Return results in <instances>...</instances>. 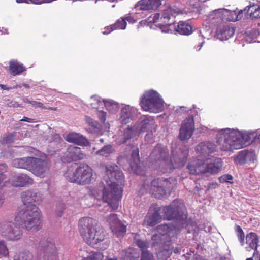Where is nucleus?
Returning a JSON list of instances; mask_svg holds the SVG:
<instances>
[{"label": "nucleus", "instance_id": "1", "mask_svg": "<svg viewBox=\"0 0 260 260\" xmlns=\"http://www.w3.org/2000/svg\"><path fill=\"white\" fill-rule=\"evenodd\" d=\"M123 174L117 165L112 164L105 165L104 180L106 186L102 185L99 190L93 191L97 198L103 200L102 204L98 206L99 211L106 213L117 209L123 192Z\"/></svg>", "mask_w": 260, "mask_h": 260}, {"label": "nucleus", "instance_id": "2", "mask_svg": "<svg viewBox=\"0 0 260 260\" xmlns=\"http://www.w3.org/2000/svg\"><path fill=\"white\" fill-rule=\"evenodd\" d=\"M172 155L170 161H168L169 150L160 145H157L150 156L152 165L156 169H159L162 173L170 172L174 168H179L184 166L188 155V150H180L175 153L172 151Z\"/></svg>", "mask_w": 260, "mask_h": 260}, {"label": "nucleus", "instance_id": "3", "mask_svg": "<svg viewBox=\"0 0 260 260\" xmlns=\"http://www.w3.org/2000/svg\"><path fill=\"white\" fill-rule=\"evenodd\" d=\"M216 142L221 149L224 151L239 149L250 144L247 131L240 132L228 128L218 132Z\"/></svg>", "mask_w": 260, "mask_h": 260}, {"label": "nucleus", "instance_id": "4", "mask_svg": "<svg viewBox=\"0 0 260 260\" xmlns=\"http://www.w3.org/2000/svg\"><path fill=\"white\" fill-rule=\"evenodd\" d=\"M15 220L28 231H37L41 227L40 211L34 204L27 205L20 210L16 215Z\"/></svg>", "mask_w": 260, "mask_h": 260}, {"label": "nucleus", "instance_id": "5", "mask_svg": "<svg viewBox=\"0 0 260 260\" xmlns=\"http://www.w3.org/2000/svg\"><path fill=\"white\" fill-rule=\"evenodd\" d=\"M180 13V10L176 7L169 6L165 9L164 12L160 17V21L164 23L161 28L162 32H177L180 35H188L192 31V26L188 23L180 21L177 25L174 23H169V21L175 17Z\"/></svg>", "mask_w": 260, "mask_h": 260}, {"label": "nucleus", "instance_id": "6", "mask_svg": "<svg viewBox=\"0 0 260 260\" xmlns=\"http://www.w3.org/2000/svg\"><path fill=\"white\" fill-rule=\"evenodd\" d=\"M95 221L92 218L86 217L80 219L79 229L81 236L90 245H94L104 240L105 234L95 227Z\"/></svg>", "mask_w": 260, "mask_h": 260}, {"label": "nucleus", "instance_id": "7", "mask_svg": "<svg viewBox=\"0 0 260 260\" xmlns=\"http://www.w3.org/2000/svg\"><path fill=\"white\" fill-rule=\"evenodd\" d=\"M210 158L205 159H194L187 165L190 174H200L207 173L214 174L218 173L221 169L222 162L220 158H216L213 161H208Z\"/></svg>", "mask_w": 260, "mask_h": 260}, {"label": "nucleus", "instance_id": "8", "mask_svg": "<svg viewBox=\"0 0 260 260\" xmlns=\"http://www.w3.org/2000/svg\"><path fill=\"white\" fill-rule=\"evenodd\" d=\"M118 162L125 168L130 167L138 175L145 174V167L140 162L138 148L135 146H132L128 152L121 154L118 158Z\"/></svg>", "mask_w": 260, "mask_h": 260}, {"label": "nucleus", "instance_id": "9", "mask_svg": "<svg viewBox=\"0 0 260 260\" xmlns=\"http://www.w3.org/2000/svg\"><path fill=\"white\" fill-rule=\"evenodd\" d=\"M175 180L173 178H164L154 179L150 184L145 182L143 188L155 198L161 199L167 193H169L175 185Z\"/></svg>", "mask_w": 260, "mask_h": 260}, {"label": "nucleus", "instance_id": "10", "mask_svg": "<svg viewBox=\"0 0 260 260\" xmlns=\"http://www.w3.org/2000/svg\"><path fill=\"white\" fill-rule=\"evenodd\" d=\"M144 110L152 113H158L163 110L164 101L159 94L154 90L146 91L141 100Z\"/></svg>", "mask_w": 260, "mask_h": 260}, {"label": "nucleus", "instance_id": "11", "mask_svg": "<svg viewBox=\"0 0 260 260\" xmlns=\"http://www.w3.org/2000/svg\"><path fill=\"white\" fill-rule=\"evenodd\" d=\"M163 211L164 219L168 220L175 219L182 224L187 218L185 206L180 200H174L169 205L164 207Z\"/></svg>", "mask_w": 260, "mask_h": 260}, {"label": "nucleus", "instance_id": "12", "mask_svg": "<svg viewBox=\"0 0 260 260\" xmlns=\"http://www.w3.org/2000/svg\"><path fill=\"white\" fill-rule=\"evenodd\" d=\"M0 235L8 241H16L21 239L23 233L12 221L4 220L0 222Z\"/></svg>", "mask_w": 260, "mask_h": 260}, {"label": "nucleus", "instance_id": "13", "mask_svg": "<svg viewBox=\"0 0 260 260\" xmlns=\"http://www.w3.org/2000/svg\"><path fill=\"white\" fill-rule=\"evenodd\" d=\"M243 16V11H231L225 9H219L213 11L210 15L212 23L219 22L225 19L229 21H236L241 19Z\"/></svg>", "mask_w": 260, "mask_h": 260}, {"label": "nucleus", "instance_id": "14", "mask_svg": "<svg viewBox=\"0 0 260 260\" xmlns=\"http://www.w3.org/2000/svg\"><path fill=\"white\" fill-rule=\"evenodd\" d=\"M236 231L237 236L241 246H245L247 251L257 250L259 240L256 234L250 232L247 234L245 243V235L242 228L240 226H237Z\"/></svg>", "mask_w": 260, "mask_h": 260}, {"label": "nucleus", "instance_id": "15", "mask_svg": "<svg viewBox=\"0 0 260 260\" xmlns=\"http://www.w3.org/2000/svg\"><path fill=\"white\" fill-rule=\"evenodd\" d=\"M50 167V164L46 156L34 157L30 172L35 176L43 178L49 174Z\"/></svg>", "mask_w": 260, "mask_h": 260}, {"label": "nucleus", "instance_id": "16", "mask_svg": "<svg viewBox=\"0 0 260 260\" xmlns=\"http://www.w3.org/2000/svg\"><path fill=\"white\" fill-rule=\"evenodd\" d=\"M39 251L35 260H58L54 244L46 241H41L38 247Z\"/></svg>", "mask_w": 260, "mask_h": 260}, {"label": "nucleus", "instance_id": "17", "mask_svg": "<svg viewBox=\"0 0 260 260\" xmlns=\"http://www.w3.org/2000/svg\"><path fill=\"white\" fill-rule=\"evenodd\" d=\"M107 221L109 223L112 232L117 237L124 235L126 232V226L121 223L116 214L114 213L110 214L107 217Z\"/></svg>", "mask_w": 260, "mask_h": 260}, {"label": "nucleus", "instance_id": "18", "mask_svg": "<svg viewBox=\"0 0 260 260\" xmlns=\"http://www.w3.org/2000/svg\"><path fill=\"white\" fill-rule=\"evenodd\" d=\"M86 154L80 147L70 145L68 147L63 156V159L66 161H76L84 159Z\"/></svg>", "mask_w": 260, "mask_h": 260}, {"label": "nucleus", "instance_id": "19", "mask_svg": "<svg viewBox=\"0 0 260 260\" xmlns=\"http://www.w3.org/2000/svg\"><path fill=\"white\" fill-rule=\"evenodd\" d=\"M194 131V120L192 116L184 120L180 129L179 137L181 140L188 139Z\"/></svg>", "mask_w": 260, "mask_h": 260}, {"label": "nucleus", "instance_id": "20", "mask_svg": "<svg viewBox=\"0 0 260 260\" xmlns=\"http://www.w3.org/2000/svg\"><path fill=\"white\" fill-rule=\"evenodd\" d=\"M158 234L153 235L152 239L157 241L160 239L161 243L163 240H168L171 237H173L176 233V229L169 226L167 224H162L157 227Z\"/></svg>", "mask_w": 260, "mask_h": 260}, {"label": "nucleus", "instance_id": "21", "mask_svg": "<svg viewBox=\"0 0 260 260\" xmlns=\"http://www.w3.org/2000/svg\"><path fill=\"white\" fill-rule=\"evenodd\" d=\"M217 149L216 145L210 141L202 142L196 147V151L204 157L205 159L208 158L210 154L216 152Z\"/></svg>", "mask_w": 260, "mask_h": 260}, {"label": "nucleus", "instance_id": "22", "mask_svg": "<svg viewBox=\"0 0 260 260\" xmlns=\"http://www.w3.org/2000/svg\"><path fill=\"white\" fill-rule=\"evenodd\" d=\"M139 133L143 132L150 131L155 128L154 119L151 116L143 115L139 119V123L136 124Z\"/></svg>", "mask_w": 260, "mask_h": 260}, {"label": "nucleus", "instance_id": "23", "mask_svg": "<svg viewBox=\"0 0 260 260\" xmlns=\"http://www.w3.org/2000/svg\"><path fill=\"white\" fill-rule=\"evenodd\" d=\"M78 183L84 184L89 183L92 176V170L86 164H81L78 167Z\"/></svg>", "mask_w": 260, "mask_h": 260}, {"label": "nucleus", "instance_id": "24", "mask_svg": "<svg viewBox=\"0 0 260 260\" xmlns=\"http://www.w3.org/2000/svg\"><path fill=\"white\" fill-rule=\"evenodd\" d=\"M9 183L15 187H23L32 184L33 180L24 174L12 175L9 179Z\"/></svg>", "mask_w": 260, "mask_h": 260}, {"label": "nucleus", "instance_id": "25", "mask_svg": "<svg viewBox=\"0 0 260 260\" xmlns=\"http://www.w3.org/2000/svg\"><path fill=\"white\" fill-rule=\"evenodd\" d=\"M136 112V108L129 105H126L121 110L119 120L122 124L128 123L133 120Z\"/></svg>", "mask_w": 260, "mask_h": 260}, {"label": "nucleus", "instance_id": "26", "mask_svg": "<svg viewBox=\"0 0 260 260\" xmlns=\"http://www.w3.org/2000/svg\"><path fill=\"white\" fill-rule=\"evenodd\" d=\"M255 154L253 151L243 150L239 152L234 157V161L236 165H242L248 162H254Z\"/></svg>", "mask_w": 260, "mask_h": 260}, {"label": "nucleus", "instance_id": "27", "mask_svg": "<svg viewBox=\"0 0 260 260\" xmlns=\"http://www.w3.org/2000/svg\"><path fill=\"white\" fill-rule=\"evenodd\" d=\"M234 32L235 29L233 27L222 24L217 27L215 36L221 41L226 40L231 38Z\"/></svg>", "mask_w": 260, "mask_h": 260}, {"label": "nucleus", "instance_id": "28", "mask_svg": "<svg viewBox=\"0 0 260 260\" xmlns=\"http://www.w3.org/2000/svg\"><path fill=\"white\" fill-rule=\"evenodd\" d=\"M162 0H141L135 5V8L141 10H155L161 4Z\"/></svg>", "mask_w": 260, "mask_h": 260}, {"label": "nucleus", "instance_id": "29", "mask_svg": "<svg viewBox=\"0 0 260 260\" xmlns=\"http://www.w3.org/2000/svg\"><path fill=\"white\" fill-rule=\"evenodd\" d=\"M22 198L25 204H39L42 200V195L37 190H27L22 193Z\"/></svg>", "mask_w": 260, "mask_h": 260}, {"label": "nucleus", "instance_id": "30", "mask_svg": "<svg viewBox=\"0 0 260 260\" xmlns=\"http://www.w3.org/2000/svg\"><path fill=\"white\" fill-rule=\"evenodd\" d=\"M139 132L136 127V125L128 127L125 128L120 137L121 143H127L134 141L139 135Z\"/></svg>", "mask_w": 260, "mask_h": 260}, {"label": "nucleus", "instance_id": "31", "mask_svg": "<svg viewBox=\"0 0 260 260\" xmlns=\"http://www.w3.org/2000/svg\"><path fill=\"white\" fill-rule=\"evenodd\" d=\"M65 139L70 143H75L81 146H86L89 144L88 140L79 133L74 132L69 133L65 137Z\"/></svg>", "mask_w": 260, "mask_h": 260}, {"label": "nucleus", "instance_id": "32", "mask_svg": "<svg viewBox=\"0 0 260 260\" xmlns=\"http://www.w3.org/2000/svg\"><path fill=\"white\" fill-rule=\"evenodd\" d=\"M34 159V157H33L17 158L13 161V166L17 168L27 169L30 171Z\"/></svg>", "mask_w": 260, "mask_h": 260}, {"label": "nucleus", "instance_id": "33", "mask_svg": "<svg viewBox=\"0 0 260 260\" xmlns=\"http://www.w3.org/2000/svg\"><path fill=\"white\" fill-rule=\"evenodd\" d=\"M161 220V216L158 211H155L153 213L149 212L145 217L144 223L148 226H153Z\"/></svg>", "mask_w": 260, "mask_h": 260}, {"label": "nucleus", "instance_id": "34", "mask_svg": "<svg viewBox=\"0 0 260 260\" xmlns=\"http://www.w3.org/2000/svg\"><path fill=\"white\" fill-rule=\"evenodd\" d=\"M78 167L75 168L74 167L71 166L68 168L66 172L64 173V177L66 179L71 182H76L78 183Z\"/></svg>", "mask_w": 260, "mask_h": 260}, {"label": "nucleus", "instance_id": "35", "mask_svg": "<svg viewBox=\"0 0 260 260\" xmlns=\"http://www.w3.org/2000/svg\"><path fill=\"white\" fill-rule=\"evenodd\" d=\"M9 69L14 76L19 75L25 70L22 64L14 60L10 61Z\"/></svg>", "mask_w": 260, "mask_h": 260}, {"label": "nucleus", "instance_id": "36", "mask_svg": "<svg viewBox=\"0 0 260 260\" xmlns=\"http://www.w3.org/2000/svg\"><path fill=\"white\" fill-rule=\"evenodd\" d=\"M244 11H246L252 19L260 17V7L258 5L249 6Z\"/></svg>", "mask_w": 260, "mask_h": 260}, {"label": "nucleus", "instance_id": "37", "mask_svg": "<svg viewBox=\"0 0 260 260\" xmlns=\"http://www.w3.org/2000/svg\"><path fill=\"white\" fill-rule=\"evenodd\" d=\"M114 152V149L111 145L103 146L101 149L95 152L97 155L107 157Z\"/></svg>", "mask_w": 260, "mask_h": 260}, {"label": "nucleus", "instance_id": "38", "mask_svg": "<svg viewBox=\"0 0 260 260\" xmlns=\"http://www.w3.org/2000/svg\"><path fill=\"white\" fill-rule=\"evenodd\" d=\"M104 106L111 113H116L119 108L118 104L111 100H104Z\"/></svg>", "mask_w": 260, "mask_h": 260}, {"label": "nucleus", "instance_id": "39", "mask_svg": "<svg viewBox=\"0 0 260 260\" xmlns=\"http://www.w3.org/2000/svg\"><path fill=\"white\" fill-rule=\"evenodd\" d=\"M89 105L91 108L98 110L103 108L104 105V100H101V98L98 96H92L89 101Z\"/></svg>", "mask_w": 260, "mask_h": 260}, {"label": "nucleus", "instance_id": "40", "mask_svg": "<svg viewBox=\"0 0 260 260\" xmlns=\"http://www.w3.org/2000/svg\"><path fill=\"white\" fill-rule=\"evenodd\" d=\"M9 254L7 242L4 240H0V257H8Z\"/></svg>", "mask_w": 260, "mask_h": 260}, {"label": "nucleus", "instance_id": "41", "mask_svg": "<svg viewBox=\"0 0 260 260\" xmlns=\"http://www.w3.org/2000/svg\"><path fill=\"white\" fill-rule=\"evenodd\" d=\"M135 250L133 248L129 249L123 251L122 260H136L132 253H134Z\"/></svg>", "mask_w": 260, "mask_h": 260}, {"label": "nucleus", "instance_id": "42", "mask_svg": "<svg viewBox=\"0 0 260 260\" xmlns=\"http://www.w3.org/2000/svg\"><path fill=\"white\" fill-rule=\"evenodd\" d=\"M16 133L9 134L3 138V142L6 144H11L15 140Z\"/></svg>", "mask_w": 260, "mask_h": 260}, {"label": "nucleus", "instance_id": "43", "mask_svg": "<svg viewBox=\"0 0 260 260\" xmlns=\"http://www.w3.org/2000/svg\"><path fill=\"white\" fill-rule=\"evenodd\" d=\"M103 258V254L99 252L91 253L86 258L83 260H102Z\"/></svg>", "mask_w": 260, "mask_h": 260}, {"label": "nucleus", "instance_id": "44", "mask_svg": "<svg viewBox=\"0 0 260 260\" xmlns=\"http://www.w3.org/2000/svg\"><path fill=\"white\" fill-rule=\"evenodd\" d=\"M126 22L125 21V20L123 18H121V19L118 20L113 25L114 26V29H124L126 28Z\"/></svg>", "mask_w": 260, "mask_h": 260}, {"label": "nucleus", "instance_id": "45", "mask_svg": "<svg viewBox=\"0 0 260 260\" xmlns=\"http://www.w3.org/2000/svg\"><path fill=\"white\" fill-rule=\"evenodd\" d=\"M32 254L27 251L20 253L19 256V260H33Z\"/></svg>", "mask_w": 260, "mask_h": 260}, {"label": "nucleus", "instance_id": "46", "mask_svg": "<svg viewBox=\"0 0 260 260\" xmlns=\"http://www.w3.org/2000/svg\"><path fill=\"white\" fill-rule=\"evenodd\" d=\"M85 121L87 124H88L93 128H95L98 127V122L96 121L93 120L92 118H90V117L86 116Z\"/></svg>", "mask_w": 260, "mask_h": 260}, {"label": "nucleus", "instance_id": "47", "mask_svg": "<svg viewBox=\"0 0 260 260\" xmlns=\"http://www.w3.org/2000/svg\"><path fill=\"white\" fill-rule=\"evenodd\" d=\"M233 179V177L232 175L229 174H225L219 178V181L221 183H224L226 182L230 183V181Z\"/></svg>", "mask_w": 260, "mask_h": 260}, {"label": "nucleus", "instance_id": "48", "mask_svg": "<svg viewBox=\"0 0 260 260\" xmlns=\"http://www.w3.org/2000/svg\"><path fill=\"white\" fill-rule=\"evenodd\" d=\"M65 210V205L63 203L59 204L56 207V214L58 216L61 217Z\"/></svg>", "mask_w": 260, "mask_h": 260}, {"label": "nucleus", "instance_id": "49", "mask_svg": "<svg viewBox=\"0 0 260 260\" xmlns=\"http://www.w3.org/2000/svg\"><path fill=\"white\" fill-rule=\"evenodd\" d=\"M141 260H154L152 255L148 251H143L142 252Z\"/></svg>", "mask_w": 260, "mask_h": 260}, {"label": "nucleus", "instance_id": "50", "mask_svg": "<svg viewBox=\"0 0 260 260\" xmlns=\"http://www.w3.org/2000/svg\"><path fill=\"white\" fill-rule=\"evenodd\" d=\"M96 114L102 122H104L105 121L106 119V113L105 112L99 109L96 111Z\"/></svg>", "mask_w": 260, "mask_h": 260}, {"label": "nucleus", "instance_id": "51", "mask_svg": "<svg viewBox=\"0 0 260 260\" xmlns=\"http://www.w3.org/2000/svg\"><path fill=\"white\" fill-rule=\"evenodd\" d=\"M16 1L18 3H25L28 4L29 3H32L38 5L43 3V0H16Z\"/></svg>", "mask_w": 260, "mask_h": 260}, {"label": "nucleus", "instance_id": "52", "mask_svg": "<svg viewBox=\"0 0 260 260\" xmlns=\"http://www.w3.org/2000/svg\"><path fill=\"white\" fill-rule=\"evenodd\" d=\"M248 133L249 139L250 144L256 140L257 134L255 131H247Z\"/></svg>", "mask_w": 260, "mask_h": 260}, {"label": "nucleus", "instance_id": "53", "mask_svg": "<svg viewBox=\"0 0 260 260\" xmlns=\"http://www.w3.org/2000/svg\"><path fill=\"white\" fill-rule=\"evenodd\" d=\"M31 106L35 109L38 108H40L42 109H43V108H47L46 106H43V104L42 102H37L34 100L31 102Z\"/></svg>", "mask_w": 260, "mask_h": 260}, {"label": "nucleus", "instance_id": "54", "mask_svg": "<svg viewBox=\"0 0 260 260\" xmlns=\"http://www.w3.org/2000/svg\"><path fill=\"white\" fill-rule=\"evenodd\" d=\"M5 104L10 107H19L20 106L17 102L11 101L9 99L5 100Z\"/></svg>", "mask_w": 260, "mask_h": 260}, {"label": "nucleus", "instance_id": "55", "mask_svg": "<svg viewBox=\"0 0 260 260\" xmlns=\"http://www.w3.org/2000/svg\"><path fill=\"white\" fill-rule=\"evenodd\" d=\"M137 245L138 247H139L141 250L143 251H146L145 249L146 248V244L142 240H138L137 242Z\"/></svg>", "mask_w": 260, "mask_h": 260}, {"label": "nucleus", "instance_id": "56", "mask_svg": "<svg viewBox=\"0 0 260 260\" xmlns=\"http://www.w3.org/2000/svg\"><path fill=\"white\" fill-rule=\"evenodd\" d=\"M6 176L3 173H0V189H1L5 185V182L4 180L5 179Z\"/></svg>", "mask_w": 260, "mask_h": 260}, {"label": "nucleus", "instance_id": "57", "mask_svg": "<svg viewBox=\"0 0 260 260\" xmlns=\"http://www.w3.org/2000/svg\"><path fill=\"white\" fill-rule=\"evenodd\" d=\"M114 29V26L113 25H112L111 26H107L105 28V31L103 32L104 34H108L110 32H111L112 30H113Z\"/></svg>", "mask_w": 260, "mask_h": 260}, {"label": "nucleus", "instance_id": "58", "mask_svg": "<svg viewBox=\"0 0 260 260\" xmlns=\"http://www.w3.org/2000/svg\"><path fill=\"white\" fill-rule=\"evenodd\" d=\"M189 110V108H187L186 107L184 106H181L179 108H178L176 109V112L177 113H182L183 111H187Z\"/></svg>", "mask_w": 260, "mask_h": 260}, {"label": "nucleus", "instance_id": "59", "mask_svg": "<svg viewBox=\"0 0 260 260\" xmlns=\"http://www.w3.org/2000/svg\"><path fill=\"white\" fill-rule=\"evenodd\" d=\"M149 132L146 135L145 139L147 142H150L152 139V132L148 131Z\"/></svg>", "mask_w": 260, "mask_h": 260}, {"label": "nucleus", "instance_id": "60", "mask_svg": "<svg viewBox=\"0 0 260 260\" xmlns=\"http://www.w3.org/2000/svg\"><path fill=\"white\" fill-rule=\"evenodd\" d=\"M123 19L125 20V21H127L129 23H133L135 22L134 19L130 16H125L124 17H123Z\"/></svg>", "mask_w": 260, "mask_h": 260}, {"label": "nucleus", "instance_id": "61", "mask_svg": "<svg viewBox=\"0 0 260 260\" xmlns=\"http://www.w3.org/2000/svg\"><path fill=\"white\" fill-rule=\"evenodd\" d=\"M5 202V197L4 194L0 192V208L3 206Z\"/></svg>", "mask_w": 260, "mask_h": 260}, {"label": "nucleus", "instance_id": "62", "mask_svg": "<svg viewBox=\"0 0 260 260\" xmlns=\"http://www.w3.org/2000/svg\"><path fill=\"white\" fill-rule=\"evenodd\" d=\"M20 121H26V122H33V119H32L31 118H29L26 117H24L22 119L20 120Z\"/></svg>", "mask_w": 260, "mask_h": 260}, {"label": "nucleus", "instance_id": "63", "mask_svg": "<svg viewBox=\"0 0 260 260\" xmlns=\"http://www.w3.org/2000/svg\"><path fill=\"white\" fill-rule=\"evenodd\" d=\"M23 101L24 103H29V104H30L31 105V102H33V100H31V99H28L27 98H24L23 99Z\"/></svg>", "mask_w": 260, "mask_h": 260}, {"label": "nucleus", "instance_id": "64", "mask_svg": "<svg viewBox=\"0 0 260 260\" xmlns=\"http://www.w3.org/2000/svg\"><path fill=\"white\" fill-rule=\"evenodd\" d=\"M6 171V166L3 164H0V173H4Z\"/></svg>", "mask_w": 260, "mask_h": 260}]
</instances>
